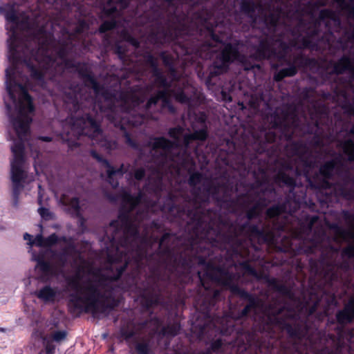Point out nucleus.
Segmentation results:
<instances>
[{
    "mask_svg": "<svg viewBox=\"0 0 354 354\" xmlns=\"http://www.w3.org/2000/svg\"><path fill=\"white\" fill-rule=\"evenodd\" d=\"M290 0H243L241 11L252 22L270 23L274 29L281 23L286 33L272 38L284 37L292 46H304L322 53L335 54L334 40L349 56L330 62V73L349 71L346 84L354 93V0H295V10H287Z\"/></svg>",
    "mask_w": 354,
    "mask_h": 354,
    "instance_id": "obj_1",
    "label": "nucleus"
},
{
    "mask_svg": "<svg viewBox=\"0 0 354 354\" xmlns=\"http://www.w3.org/2000/svg\"><path fill=\"white\" fill-rule=\"evenodd\" d=\"M122 208L118 218L112 221L105 233L107 262L103 269H95L81 261L75 273L67 279L73 292L72 300L93 314L104 313L111 307L110 299L120 288L118 279L131 261L139 263L147 254V248L157 239L150 234L149 212L137 207L142 198L122 189L120 194Z\"/></svg>",
    "mask_w": 354,
    "mask_h": 354,
    "instance_id": "obj_2",
    "label": "nucleus"
},
{
    "mask_svg": "<svg viewBox=\"0 0 354 354\" xmlns=\"http://www.w3.org/2000/svg\"><path fill=\"white\" fill-rule=\"evenodd\" d=\"M71 49H8L10 66L6 69L4 97L6 113L18 138L11 146L13 158L10 174L12 183V205L19 206L27 171L24 157V142L30 136L35 106L28 88L31 82L44 88L46 80L53 79L70 66L67 55Z\"/></svg>",
    "mask_w": 354,
    "mask_h": 354,
    "instance_id": "obj_3",
    "label": "nucleus"
},
{
    "mask_svg": "<svg viewBox=\"0 0 354 354\" xmlns=\"http://www.w3.org/2000/svg\"><path fill=\"white\" fill-rule=\"evenodd\" d=\"M201 283L205 289L208 290L210 286L206 280L215 282L233 293L239 295L241 298L247 299L248 304L241 311L235 319H240L253 310L255 313L262 310L263 319L268 325L286 330L290 336L298 339L308 338L309 331L306 322L307 309L301 303L295 301L290 295L285 286H276L281 292L288 296L290 302L294 303L296 308H291L283 298L279 301H273L268 307L264 308L263 303L259 298L239 288L236 282L241 275H250L258 277L257 272L247 262H241L239 265L227 261L223 266H214L208 263L205 272H198Z\"/></svg>",
    "mask_w": 354,
    "mask_h": 354,
    "instance_id": "obj_4",
    "label": "nucleus"
},
{
    "mask_svg": "<svg viewBox=\"0 0 354 354\" xmlns=\"http://www.w3.org/2000/svg\"><path fill=\"white\" fill-rule=\"evenodd\" d=\"M162 58L165 64L169 66L171 75L174 80L169 83L158 69L154 57L151 55H148L146 57L147 64L153 68L155 83L158 87L163 88L165 90L159 91L155 95L152 96L145 104L144 110H141L140 108L142 100L130 93L122 92L118 95L119 100H113L104 87H101L91 75L86 76L85 84L87 87L93 89L96 97H103L104 99L107 102L109 109L111 112H114L119 109L126 114L125 116L122 117V120H126L132 126L141 125L150 116V114L147 112L148 110L160 100H161L162 108H167L171 113L175 112V108L170 102L167 97L168 95H172L178 102L187 104L189 106H192V96L191 93H194V88L191 86L185 80L176 79V71L171 66L170 60L166 55H163Z\"/></svg>",
    "mask_w": 354,
    "mask_h": 354,
    "instance_id": "obj_5",
    "label": "nucleus"
},
{
    "mask_svg": "<svg viewBox=\"0 0 354 354\" xmlns=\"http://www.w3.org/2000/svg\"><path fill=\"white\" fill-rule=\"evenodd\" d=\"M207 202L202 203L201 207L198 209L192 204H189L179 216L183 219V216L188 219L187 230L190 233L192 244L204 241L216 245V243L223 241L241 245L243 239H248L250 241L257 239L259 243H266L274 239V230H283V225L273 224L270 227V221H261L257 225L247 222L238 227H229V234L225 236L223 233L225 225L217 224V221L212 217V212L205 208Z\"/></svg>",
    "mask_w": 354,
    "mask_h": 354,
    "instance_id": "obj_6",
    "label": "nucleus"
},
{
    "mask_svg": "<svg viewBox=\"0 0 354 354\" xmlns=\"http://www.w3.org/2000/svg\"><path fill=\"white\" fill-rule=\"evenodd\" d=\"M342 214L348 229L333 223L329 225L331 237L323 229H319L305 238L306 244L308 245L306 252H315L317 250L321 252L320 266L322 270L320 272H323L326 279L330 282L337 281L341 277V271L350 269L351 261H354V245H349L341 253L339 252L341 242L354 241V213L343 210Z\"/></svg>",
    "mask_w": 354,
    "mask_h": 354,
    "instance_id": "obj_7",
    "label": "nucleus"
},
{
    "mask_svg": "<svg viewBox=\"0 0 354 354\" xmlns=\"http://www.w3.org/2000/svg\"><path fill=\"white\" fill-rule=\"evenodd\" d=\"M292 48H304V46H292L291 41H286L285 38L266 37L262 39L254 55L257 60L263 59H277L281 65H288V68H282L274 76L277 82L286 77H292L297 73V67H304L309 64V59L301 54L292 56Z\"/></svg>",
    "mask_w": 354,
    "mask_h": 354,
    "instance_id": "obj_8",
    "label": "nucleus"
},
{
    "mask_svg": "<svg viewBox=\"0 0 354 354\" xmlns=\"http://www.w3.org/2000/svg\"><path fill=\"white\" fill-rule=\"evenodd\" d=\"M339 147L348 156L347 161L334 158L324 162L319 168V172L326 179L337 178L334 189L337 194L347 198L354 197V174L348 169L347 162H354V142L346 139L339 142Z\"/></svg>",
    "mask_w": 354,
    "mask_h": 354,
    "instance_id": "obj_9",
    "label": "nucleus"
},
{
    "mask_svg": "<svg viewBox=\"0 0 354 354\" xmlns=\"http://www.w3.org/2000/svg\"><path fill=\"white\" fill-rule=\"evenodd\" d=\"M169 136L174 142L164 137L154 138L151 142V153L159 165L169 164L178 171L180 167H185L192 162L187 149L180 146L183 129L180 127L171 128L169 130Z\"/></svg>",
    "mask_w": 354,
    "mask_h": 354,
    "instance_id": "obj_10",
    "label": "nucleus"
},
{
    "mask_svg": "<svg viewBox=\"0 0 354 354\" xmlns=\"http://www.w3.org/2000/svg\"><path fill=\"white\" fill-rule=\"evenodd\" d=\"M64 132L67 137L66 140L71 149L78 146L77 142L71 140L72 138H78L80 136H88L93 145H98L107 151H111L117 146L115 141L104 136L99 124L88 114L80 117H71L64 126Z\"/></svg>",
    "mask_w": 354,
    "mask_h": 354,
    "instance_id": "obj_11",
    "label": "nucleus"
},
{
    "mask_svg": "<svg viewBox=\"0 0 354 354\" xmlns=\"http://www.w3.org/2000/svg\"><path fill=\"white\" fill-rule=\"evenodd\" d=\"M185 0H165L163 6L167 8L165 13H162V17H167L165 26L158 21H156L157 26L153 28L149 35V39L154 44H162L164 42L174 40L180 33L185 26L178 16V6Z\"/></svg>",
    "mask_w": 354,
    "mask_h": 354,
    "instance_id": "obj_12",
    "label": "nucleus"
},
{
    "mask_svg": "<svg viewBox=\"0 0 354 354\" xmlns=\"http://www.w3.org/2000/svg\"><path fill=\"white\" fill-rule=\"evenodd\" d=\"M189 185L192 187V196L185 197V201L192 204L196 209L201 208L202 203L209 200L210 196L218 201L227 200L225 189L223 187H216L207 179H204L198 172L190 175L188 180Z\"/></svg>",
    "mask_w": 354,
    "mask_h": 354,
    "instance_id": "obj_13",
    "label": "nucleus"
},
{
    "mask_svg": "<svg viewBox=\"0 0 354 354\" xmlns=\"http://www.w3.org/2000/svg\"><path fill=\"white\" fill-rule=\"evenodd\" d=\"M209 32L210 40L207 42V45L210 48L219 46L221 49L213 62V68L210 71L211 77H214L228 69L229 65L238 57L239 52L231 44L223 42V37L216 35L213 30H209Z\"/></svg>",
    "mask_w": 354,
    "mask_h": 354,
    "instance_id": "obj_14",
    "label": "nucleus"
},
{
    "mask_svg": "<svg viewBox=\"0 0 354 354\" xmlns=\"http://www.w3.org/2000/svg\"><path fill=\"white\" fill-rule=\"evenodd\" d=\"M174 237L169 233L165 234L158 241V247L162 252L161 257L162 262L160 266V268H165V273L162 275L159 274L158 276V281H170L173 280L174 277L180 276L181 273L182 267H180L179 263L176 261V258L174 257L175 251L172 248L168 245V243L173 239ZM187 272V268L183 267V271L182 273L184 274Z\"/></svg>",
    "mask_w": 354,
    "mask_h": 354,
    "instance_id": "obj_15",
    "label": "nucleus"
},
{
    "mask_svg": "<svg viewBox=\"0 0 354 354\" xmlns=\"http://www.w3.org/2000/svg\"><path fill=\"white\" fill-rule=\"evenodd\" d=\"M151 156L153 163L155 165V167L151 169V167H152V165H148L147 167V169L145 167H138L135 169L133 171H129L130 165H124L125 167L128 169L127 171L125 173L127 174V178L129 180L135 179L137 181H140L143 180L147 176L148 184H151L152 183V181H154V185L156 187H158L161 182L163 174L172 167L169 165V164L167 163L164 165H159L156 162L152 154Z\"/></svg>",
    "mask_w": 354,
    "mask_h": 354,
    "instance_id": "obj_16",
    "label": "nucleus"
},
{
    "mask_svg": "<svg viewBox=\"0 0 354 354\" xmlns=\"http://www.w3.org/2000/svg\"><path fill=\"white\" fill-rule=\"evenodd\" d=\"M47 334H41V338L45 348V354H53L55 346L53 342L61 343L66 340L67 337V331L66 330H59L58 322L53 320L49 322L46 326Z\"/></svg>",
    "mask_w": 354,
    "mask_h": 354,
    "instance_id": "obj_17",
    "label": "nucleus"
},
{
    "mask_svg": "<svg viewBox=\"0 0 354 354\" xmlns=\"http://www.w3.org/2000/svg\"><path fill=\"white\" fill-rule=\"evenodd\" d=\"M349 336L348 345L342 342L341 337L335 339L330 336L326 346L318 354H354V336Z\"/></svg>",
    "mask_w": 354,
    "mask_h": 354,
    "instance_id": "obj_18",
    "label": "nucleus"
},
{
    "mask_svg": "<svg viewBox=\"0 0 354 354\" xmlns=\"http://www.w3.org/2000/svg\"><path fill=\"white\" fill-rule=\"evenodd\" d=\"M67 262V255L65 252L55 255L50 262L39 259L37 267L46 276H53L62 272Z\"/></svg>",
    "mask_w": 354,
    "mask_h": 354,
    "instance_id": "obj_19",
    "label": "nucleus"
},
{
    "mask_svg": "<svg viewBox=\"0 0 354 354\" xmlns=\"http://www.w3.org/2000/svg\"><path fill=\"white\" fill-rule=\"evenodd\" d=\"M91 155L106 168L109 183L113 187H117L119 185L118 178H122L128 170L125 167L124 164H122L119 168L115 169L109 164L107 160L102 158L95 151L91 150Z\"/></svg>",
    "mask_w": 354,
    "mask_h": 354,
    "instance_id": "obj_20",
    "label": "nucleus"
},
{
    "mask_svg": "<svg viewBox=\"0 0 354 354\" xmlns=\"http://www.w3.org/2000/svg\"><path fill=\"white\" fill-rule=\"evenodd\" d=\"M289 156L295 157V160H299L304 167L310 166L311 162L308 160L309 152L307 147L300 142H294L288 146Z\"/></svg>",
    "mask_w": 354,
    "mask_h": 354,
    "instance_id": "obj_21",
    "label": "nucleus"
},
{
    "mask_svg": "<svg viewBox=\"0 0 354 354\" xmlns=\"http://www.w3.org/2000/svg\"><path fill=\"white\" fill-rule=\"evenodd\" d=\"M84 89L85 88H80L79 86L69 88L68 91H65V102L73 104L74 109H78L82 101L87 100V97L83 95Z\"/></svg>",
    "mask_w": 354,
    "mask_h": 354,
    "instance_id": "obj_22",
    "label": "nucleus"
},
{
    "mask_svg": "<svg viewBox=\"0 0 354 354\" xmlns=\"http://www.w3.org/2000/svg\"><path fill=\"white\" fill-rule=\"evenodd\" d=\"M160 288L158 283L156 282L149 289L146 290L143 293L144 302L147 308L160 303L161 296L160 294Z\"/></svg>",
    "mask_w": 354,
    "mask_h": 354,
    "instance_id": "obj_23",
    "label": "nucleus"
},
{
    "mask_svg": "<svg viewBox=\"0 0 354 354\" xmlns=\"http://www.w3.org/2000/svg\"><path fill=\"white\" fill-rule=\"evenodd\" d=\"M339 324H348L354 318V295L349 299L348 304L342 310L338 312L336 315Z\"/></svg>",
    "mask_w": 354,
    "mask_h": 354,
    "instance_id": "obj_24",
    "label": "nucleus"
},
{
    "mask_svg": "<svg viewBox=\"0 0 354 354\" xmlns=\"http://www.w3.org/2000/svg\"><path fill=\"white\" fill-rule=\"evenodd\" d=\"M151 323L156 326L155 333H158V335L165 336H175L178 334L180 330V325L178 323H174L167 325L166 327L160 328L161 322L158 319H153Z\"/></svg>",
    "mask_w": 354,
    "mask_h": 354,
    "instance_id": "obj_25",
    "label": "nucleus"
},
{
    "mask_svg": "<svg viewBox=\"0 0 354 354\" xmlns=\"http://www.w3.org/2000/svg\"><path fill=\"white\" fill-rule=\"evenodd\" d=\"M34 295L40 300L48 303L55 300L57 291L50 286H45L40 290L35 291Z\"/></svg>",
    "mask_w": 354,
    "mask_h": 354,
    "instance_id": "obj_26",
    "label": "nucleus"
},
{
    "mask_svg": "<svg viewBox=\"0 0 354 354\" xmlns=\"http://www.w3.org/2000/svg\"><path fill=\"white\" fill-rule=\"evenodd\" d=\"M207 137V131L204 129L195 131L194 132L183 136V145L187 148L191 142L194 140H205Z\"/></svg>",
    "mask_w": 354,
    "mask_h": 354,
    "instance_id": "obj_27",
    "label": "nucleus"
},
{
    "mask_svg": "<svg viewBox=\"0 0 354 354\" xmlns=\"http://www.w3.org/2000/svg\"><path fill=\"white\" fill-rule=\"evenodd\" d=\"M132 354H153L149 339H142L135 343Z\"/></svg>",
    "mask_w": 354,
    "mask_h": 354,
    "instance_id": "obj_28",
    "label": "nucleus"
},
{
    "mask_svg": "<svg viewBox=\"0 0 354 354\" xmlns=\"http://www.w3.org/2000/svg\"><path fill=\"white\" fill-rule=\"evenodd\" d=\"M286 205L285 203L278 204L276 205H273L267 209L266 216L269 219L274 218L276 216L280 215L283 212H286Z\"/></svg>",
    "mask_w": 354,
    "mask_h": 354,
    "instance_id": "obj_29",
    "label": "nucleus"
},
{
    "mask_svg": "<svg viewBox=\"0 0 354 354\" xmlns=\"http://www.w3.org/2000/svg\"><path fill=\"white\" fill-rule=\"evenodd\" d=\"M263 204L261 202L255 203L247 212V218L248 220H251L255 217H257L262 212L263 208Z\"/></svg>",
    "mask_w": 354,
    "mask_h": 354,
    "instance_id": "obj_30",
    "label": "nucleus"
},
{
    "mask_svg": "<svg viewBox=\"0 0 354 354\" xmlns=\"http://www.w3.org/2000/svg\"><path fill=\"white\" fill-rule=\"evenodd\" d=\"M119 3H121V0H108L106 3L103 6L104 13L109 17L115 14L118 10L116 4Z\"/></svg>",
    "mask_w": 354,
    "mask_h": 354,
    "instance_id": "obj_31",
    "label": "nucleus"
},
{
    "mask_svg": "<svg viewBox=\"0 0 354 354\" xmlns=\"http://www.w3.org/2000/svg\"><path fill=\"white\" fill-rule=\"evenodd\" d=\"M224 321V318H212L210 315H207V323L204 324L203 326H201L200 324H197L201 329V332L202 333H205L207 328L212 327H217V324L218 323L223 324Z\"/></svg>",
    "mask_w": 354,
    "mask_h": 354,
    "instance_id": "obj_32",
    "label": "nucleus"
},
{
    "mask_svg": "<svg viewBox=\"0 0 354 354\" xmlns=\"http://www.w3.org/2000/svg\"><path fill=\"white\" fill-rule=\"evenodd\" d=\"M64 203L65 205H69L74 209L77 214H80V201L77 197L71 198V199H64Z\"/></svg>",
    "mask_w": 354,
    "mask_h": 354,
    "instance_id": "obj_33",
    "label": "nucleus"
},
{
    "mask_svg": "<svg viewBox=\"0 0 354 354\" xmlns=\"http://www.w3.org/2000/svg\"><path fill=\"white\" fill-rule=\"evenodd\" d=\"M277 178L280 181L284 183L285 184H286L289 186H292L295 184L294 178L292 177H290L289 176L286 174L284 172H281V171L279 172V174L277 175Z\"/></svg>",
    "mask_w": 354,
    "mask_h": 354,
    "instance_id": "obj_34",
    "label": "nucleus"
},
{
    "mask_svg": "<svg viewBox=\"0 0 354 354\" xmlns=\"http://www.w3.org/2000/svg\"><path fill=\"white\" fill-rule=\"evenodd\" d=\"M115 26V22L114 21H106L102 24L100 27V31L104 32L107 30L114 28Z\"/></svg>",
    "mask_w": 354,
    "mask_h": 354,
    "instance_id": "obj_35",
    "label": "nucleus"
},
{
    "mask_svg": "<svg viewBox=\"0 0 354 354\" xmlns=\"http://www.w3.org/2000/svg\"><path fill=\"white\" fill-rule=\"evenodd\" d=\"M45 239L41 234H37L36 237L30 242V245H35L37 246H44Z\"/></svg>",
    "mask_w": 354,
    "mask_h": 354,
    "instance_id": "obj_36",
    "label": "nucleus"
},
{
    "mask_svg": "<svg viewBox=\"0 0 354 354\" xmlns=\"http://www.w3.org/2000/svg\"><path fill=\"white\" fill-rule=\"evenodd\" d=\"M58 240L57 236L54 233L45 239L44 246H51L57 243Z\"/></svg>",
    "mask_w": 354,
    "mask_h": 354,
    "instance_id": "obj_37",
    "label": "nucleus"
},
{
    "mask_svg": "<svg viewBox=\"0 0 354 354\" xmlns=\"http://www.w3.org/2000/svg\"><path fill=\"white\" fill-rule=\"evenodd\" d=\"M287 124V118H284L283 119H280L279 118H274L272 127L273 128H278V127H286Z\"/></svg>",
    "mask_w": 354,
    "mask_h": 354,
    "instance_id": "obj_38",
    "label": "nucleus"
},
{
    "mask_svg": "<svg viewBox=\"0 0 354 354\" xmlns=\"http://www.w3.org/2000/svg\"><path fill=\"white\" fill-rule=\"evenodd\" d=\"M38 212L40 216L45 219H50L52 218V213L49 211V209L45 207L39 208Z\"/></svg>",
    "mask_w": 354,
    "mask_h": 354,
    "instance_id": "obj_39",
    "label": "nucleus"
},
{
    "mask_svg": "<svg viewBox=\"0 0 354 354\" xmlns=\"http://www.w3.org/2000/svg\"><path fill=\"white\" fill-rule=\"evenodd\" d=\"M223 346V341L221 339H216L212 344V350L213 351H218Z\"/></svg>",
    "mask_w": 354,
    "mask_h": 354,
    "instance_id": "obj_40",
    "label": "nucleus"
},
{
    "mask_svg": "<svg viewBox=\"0 0 354 354\" xmlns=\"http://www.w3.org/2000/svg\"><path fill=\"white\" fill-rule=\"evenodd\" d=\"M260 99H259L257 97H253L252 96L251 100H250L249 103L252 108L253 109H257L259 106V102Z\"/></svg>",
    "mask_w": 354,
    "mask_h": 354,
    "instance_id": "obj_41",
    "label": "nucleus"
},
{
    "mask_svg": "<svg viewBox=\"0 0 354 354\" xmlns=\"http://www.w3.org/2000/svg\"><path fill=\"white\" fill-rule=\"evenodd\" d=\"M220 292L218 290H215L212 292V298L209 301V306H214V301L216 297L219 295Z\"/></svg>",
    "mask_w": 354,
    "mask_h": 354,
    "instance_id": "obj_42",
    "label": "nucleus"
},
{
    "mask_svg": "<svg viewBox=\"0 0 354 354\" xmlns=\"http://www.w3.org/2000/svg\"><path fill=\"white\" fill-rule=\"evenodd\" d=\"M348 112L350 115L354 116V104H350L348 109ZM351 133L354 135V125L352 127L351 129Z\"/></svg>",
    "mask_w": 354,
    "mask_h": 354,
    "instance_id": "obj_43",
    "label": "nucleus"
},
{
    "mask_svg": "<svg viewBox=\"0 0 354 354\" xmlns=\"http://www.w3.org/2000/svg\"><path fill=\"white\" fill-rule=\"evenodd\" d=\"M124 138L126 140V142L128 145H129L130 146H132V147H135V145H134L133 140H131L130 135L126 131L124 132Z\"/></svg>",
    "mask_w": 354,
    "mask_h": 354,
    "instance_id": "obj_44",
    "label": "nucleus"
},
{
    "mask_svg": "<svg viewBox=\"0 0 354 354\" xmlns=\"http://www.w3.org/2000/svg\"><path fill=\"white\" fill-rule=\"evenodd\" d=\"M271 133V132H269L268 134H267V140L268 142H274L275 140H276V138H277V136L275 134H272V136H270V134Z\"/></svg>",
    "mask_w": 354,
    "mask_h": 354,
    "instance_id": "obj_45",
    "label": "nucleus"
},
{
    "mask_svg": "<svg viewBox=\"0 0 354 354\" xmlns=\"http://www.w3.org/2000/svg\"><path fill=\"white\" fill-rule=\"evenodd\" d=\"M292 125L290 128L292 129V131H294V129L297 126V122L295 119V115H294L292 118Z\"/></svg>",
    "mask_w": 354,
    "mask_h": 354,
    "instance_id": "obj_46",
    "label": "nucleus"
},
{
    "mask_svg": "<svg viewBox=\"0 0 354 354\" xmlns=\"http://www.w3.org/2000/svg\"><path fill=\"white\" fill-rule=\"evenodd\" d=\"M130 42L135 47H138L139 46L138 41L137 39H134V38H130Z\"/></svg>",
    "mask_w": 354,
    "mask_h": 354,
    "instance_id": "obj_47",
    "label": "nucleus"
},
{
    "mask_svg": "<svg viewBox=\"0 0 354 354\" xmlns=\"http://www.w3.org/2000/svg\"><path fill=\"white\" fill-rule=\"evenodd\" d=\"M317 219V217L316 216H314L312 218L311 221H310V225H309V228H308V231L309 232H312V227H313V224L314 223V221Z\"/></svg>",
    "mask_w": 354,
    "mask_h": 354,
    "instance_id": "obj_48",
    "label": "nucleus"
},
{
    "mask_svg": "<svg viewBox=\"0 0 354 354\" xmlns=\"http://www.w3.org/2000/svg\"><path fill=\"white\" fill-rule=\"evenodd\" d=\"M24 238L25 240H28L29 241V243L31 242L32 241V236L28 234V233H26L24 235Z\"/></svg>",
    "mask_w": 354,
    "mask_h": 354,
    "instance_id": "obj_49",
    "label": "nucleus"
},
{
    "mask_svg": "<svg viewBox=\"0 0 354 354\" xmlns=\"http://www.w3.org/2000/svg\"><path fill=\"white\" fill-rule=\"evenodd\" d=\"M39 139L42 141H45V142L51 141V138H50L48 136H41V137H39Z\"/></svg>",
    "mask_w": 354,
    "mask_h": 354,
    "instance_id": "obj_50",
    "label": "nucleus"
},
{
    "mask_svg": "<svg viewBox=\"0 0 354 354\" xmlns=\"http://www.w3.org/2000/svg\"><path fill=\"white\" fill-rule=\"evenodd\" d=\"M332 187V183H329L328 181H324V185H323V187L324 188H330Z\"/></svg>",
    "mask_w": 354,
    "mask_h": 354,
    "instance_id": "obj_51",
    "label": "nucleus"
},
{
    "mask_svg": "<svg viewBox=\"0 0 354 354\" xmlns=\"http://www.w3.org/2000/svg\"><path fill=\"white\" fill-rule=\"evenodd\" d=\"M341 95L345 100H347V93L345 91H340Z\"/></svg>",
    "mask_w": 354,
    "mask_h": 354,
    "instance_id": "obj_52",
    "label": "nucleus"
},
{
    "mask_svg": "<svg viewBox=\"0 0 354 354\" xmlns=\"http://www.w3.org/2000/svg\"><path fill=\"white\" fill-rule=\"evenodd\" d=\"M109 119H110L111 121H113V122H116V120H117V118H115V117H113V116H112V115H109Z\"/></svg>",
    "mask_w": 354,
    "mask_h": 354,
    "instance_id": "obj_53",
    "label": "nucleus"
},
{
    "mask_svg": "<svg viewBox=\"0 0 354 354\" xmlns=\"http://www.w3.org/2000/svg\"><path fill=\"white\" fill-rule=\"evenodd\" d=\"M252 68H257L258 69H260L261 68V66L259 64H255L254 66H252Z\"/></svg>",
    "mask_w": 354,
    "mask_h": 354,
    "instance_id": "obj_54",
    "label": "nucleus"
},
{
    "mask_svg": "<svg viewBox=\"0 0 354 354\" xmlns=\"http://www.w3.org/2000/svg\"><path fill=\"white\" fill-rule=\"evenodd\" d=\"M286 136H287L288 139H290L291 134H290V133L286 134Z\"/></svg>",
    "mask_w": 354,
    "mask_h": 354,
    "instance_id": "obj_55",
    "label": "nucleus"
},
{
    "mask_svg": "<svg viewBox=\"0 0 354 354\" xmlns=\"http://www.w3.org/2000/svg\"><path fill=\"white\" fill-rule=\"evenodd\" d=\"M314 310L312 308L309 312L308 315H311L313 313Z\"/></svg>",
    "mask_w": 354,
    "mask_h": 354,
    "instance_id": "obj_56",
    "label": "nucleus"
},
{
    "mask_svg": "<svg viewBox=\"0 0 354 354\" xmlns=\"http://www.w3.org/2000/svg\"><path fill=\"white\" fill-rule=\"evenodd\" d=\"M296 170H297V172H298V171H299V167H298V166H296Z\"/></svg>",
    "mask_w": 354,
    "mask_h": 354,
    "instance_id": "obj_57",
    "label": "nucleus"
},
{
    "mask_svg": "<svg viewBox=\"0 0 354 354\" xmlns=\"http://www.w3.org/2000/svg\"><path fill=\"white\" fill-rule=\"evenodd\" d=\"M228 101H232V98H231V97H230L228 98Z\"/></svg>",
    "mask_w": 354,
    "mask_h": 354,
    "instance_id": "obj_58",
    "label": "nucleus"
},
{
    "mask_svg": "<svg viewBox=\"0 0 354 354\" xmlns=\"http://www.w3.org/2000/svg\"><path fill=\"white\" fill-rule=\"evenodd\" d=\"M38 188H39V189H41V185H38Z\"/></svg>",
    "mask_w": 354,
    "mask_h": 354,
    "instance_id": "obj_59",
    "label": "nucleus"
},
{
    "mask_svg": "<svg viewBox=\"0 0 354 354\" xmlns=\"http://www.w3.org/2000/svg\"><path fill=\"white\" fill-rule=\"evenodd\" d=\"M209 308H210L209 306H207V311L209 310Z\"/></svg>",
    "mask_w": 354,
    "mask_h": 354,
    "instance_id": "obj_60",
    "label": "nucleus"
},
{
    "mask_svg": "<svg viewBox=\"0 0 354 354\" xmlns=\"http://www.w3.org/2000/svg\"><path fill=\"white\" fill-rule=\"evenodd\" d=\"M39 354H41V353H39Z\"/></svg>",
    "mask_w": 354,
    "mask_h": 354,
    "instance_id": "obj_61",
    "label": "nucleus"
}]
</instances>
